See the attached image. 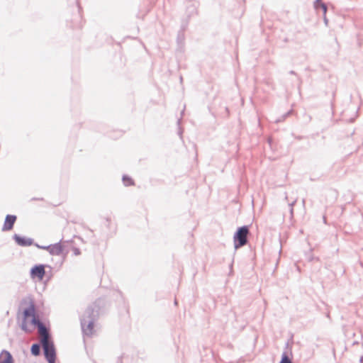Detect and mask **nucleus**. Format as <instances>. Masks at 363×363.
I'll use <instances>...</instances> for the list:
<instances>
[{
	"label": "nucleus",
	"instance_id": "13",
	"mask_svg": "<svg viewBox=\"0 0 363 363\" xmlns=\"http://www.w3.org/2000/svg\"><path fill=\"white\" fill-rule=\"evenodd\" d=\"M74 255L78 256L81 255V250L77 247H73L72 249Z\"/></svg>",
	"mask_w": 363,
	"mask_h": 363
},
{
	"label": "nucleus",
	"instance_id": "8",
	"mask_svg": "<svg viewBox=\"0 0 363 363\" xmlns=\"http://www.w3.org/2000/svg\"><path fill=\"white\" fill-rule=\"evenodd\" d=\"M0 363H13L12 356L8 351H3L0 354Z\"/></svg>",
	"mask_w": 363,
	"mask_h": 363
},
{
	"label": "nucleus",
	"instance_id": "6",
	"mask_svg": "<svg viewBox=\"0 0 363 363\" xmlns=\"http://www.w3.org/2000/svg\"><path fill=\"white\" fill-rule=\"evenodd\" d=\"M82 327L86 335H91L94 329V322L92 320L88 321L84 317L82 320Z\"/></svg>",
	"mask_w": 363,
	"mask_h": 363
},
{
	"label": "nucleus",
	"instance_id": "4",
	"mask_svg": "<svg viewBox=\"0 0 363 363\" xmlns=\"http://www.w3.org/2000/svg\"><path fill=\"white\" fill-rule=\"evenodd\" d=\"M65 245L62 242H57L54 245H50L47 247V250L52 255H60L63 253L65 250Z\"/></svg>",
	"mask_w": 363,
	"mask_h": 363
},
{
	"label": "nucleus",
	"instance_id": "1",
	"mask_svg": "<svg viewBox=\"0 0 363 363\" xmlns=\"http://www.w3.org/2000/svg\"><path fill=\"white\" fill-rule=\"evenodd\" d=\"M37 326L38 328V333L41 338V344L44 350L45 357L49 363L55 362V350L52 342L50 340L49 333L45 326L40 321L38 316L36 314L35 306L33 303L24 310L23 320L21 325V328L26 333H30L31 330L29 328L28 323Z\"/></svg>",
	"mask_w": 363,
	"mask_h": 363
},
{
	"label": "nucleus",
	"instance_id": "11",
	"mask_svg": "<svg viewBox=\"0 0 363 363\" xmlns=\"http://www.w3.org/2000/svg\"><path fill=\"white\" fill-rule=\"evenodd\" d=\"M31 352L34 355H38L40 353V347L39 345L35 344L31 347Z\"/></svg>",
	"mask_w": 363,
	"mask_h": 363
},
{
	"label": "nucleus",
	"instance_id": "3",
	"mask_svg": "<svg viewBox=\"0 0 363 363\" xmlns=\"http://www.w3.org/2000/svg\"><path fill=\"white\" fill-rule=\"evenodd\" d=\"M45 274V266L43 264L36 265L30 270V277L33 279L41 281Z\"/></svg>",
	"mask_w": 363,
	"mask_h": 363
},
{
	"label": "nucleus",
	"instance_id": "2",
	"mask_svg": "<svg viewBox=\"0 0 363 363\" xmlns=\"http://www.w3.org/2000/svg\"><path fill=\"white\" fill-rule=\"evenodd\" d=\"M248 234L249 230L247 226H242L238 228L233 237L235 249L242 247L247 243Z\"/></svg>",
	"mask_w": 363,
	"mask_h": 363
},
{
	"label": "nucleus",
	"instance_id": "12",
	"mask_svg": "<svg viewBox=\"0 0 363 363\" xmlns=\"http://www.w3.org/2000/svg\"><path fill=\"white\" fill-rule=\"evenodd\" d=\"M280 363H292L286 354H283Z\"/></svg>",
	"mask_w": 363,
	"mask_h": 363
},
{
	"label": "nucleus",
	"instance_id": "14",
	"mask_svg": "<svg viewBox=\"0 0 363 363\" xmlns=\"http://www.w3.org/2000/svg\"><path fill=\"white\" fill-rule=\"evenodd\" d=\"M91 315V311H87L86 314V318H90Z\"/></svg>",
	"mask_w": 363,
	"mask_h": 363
},
{
	"label": "nucleus",
	"instance_id": "5",
	"mask_svg": "<svg viewBox=\"0 0 363 363\" xmlns=\"http://www.w3.org/2000/svg\"><path fill=\"white\" fill-rule=\"evenodd\" d=\"M16 220V216L13 215H8L5 218V221L2 228L4 231L11 230Z\"/></svg>",
	"mask_w": 363,
	"mask_h": 363
},
{
	"label": "nucleus",
	"instance_id": "9",
	"mask_svg": "<svg viewBox=\"0 0 363 363\" xmlns=\"http://www.w3.org/2000/svg\"><path fill=\"white\" fill-rule=\"evenodd\" d=\"M315 8L317 10H319V9H321L323 14L325 15L326 13V11H327V6H325V4L323 3H321L319 0L317 1L316 3V5H315Z\"/></svg>",
	"mask_w": 363,
	"mask_h": 363
},
{
	"label": "nucleus",
	"instance_id": "10",
	"mask_svg": "<svg viewBox=\"0 0 363 363\" xmlns=\"http://www.w3.org/2000/svg\"><path fill=\"white\" fill-rule=\"evenodd\" d=\"M123 182L125 186H132L134 185V182L132 178L128 176H124L123 177Z\"/></svg>",
	"mask_w": 363,
	"mask_h": 363
},
{
	"label": "nucleus",
	"instance_id": "7",
	"mask_svg": "<svg viewBox=\"0 0 363 363\" xmlns=\"http://www.w3.org/2000/svg\"><path fill=\"white\" fill-rule=\"evenodd\" d=\"M14 240L19 245H21V246H30L33 243V241L31 239L21 237L18 235H15Z\"/></svg>",
	"mask_w": 363,
	"mask_h": 363
}]
</instances>
